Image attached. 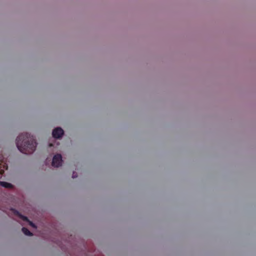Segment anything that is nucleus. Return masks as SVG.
Masks as SVG:
<instances>
[{
  "label": "nucleus",
  "instance_id": "423d86ee",
  "mask_svg": "<svg viewBox=\"0 0 256 256\" xmlns=\"http://www.w3.org/2000/svg\"><path fill=\"white\" fill-rule=\"evenodd\" d=\"M22 232H24V234L28 236H32V232H31L28 228H22Z\"/></svg>",
  "mask_w": 256,
  "mask_h": 256
},
{
  "label": "nucleus",
  "instance_id": "7ed1b4c3",
  "mask_svg": "<svg viewBox=\"0 0 256 256\" xmlns=\"http://www.w3.org/2000/svg\"><path fill=\"white\" fill-rule=\"evenodd\" d=\"M52 134L54 138H59L64 134V130L60 128H56L53 130Z\"/></svg>",
  "mask_w": 256,
  "mask_h": 256
},
{
  "label": "nucleus",
  "instance_id": "6e6552de",
  "mask_svg": "<svg viewBox=\"0 0 256 256\" xmlns=\"http://www.w3.org/2000/svg\"><path fill=\"white\" fill-rule=\"evenodd\" d=\"M78 176L76 172H73L72 177V178H75Z\"/></svg>",
  "mask_w": 256,
  "mask_h": 256
},
{
  "label": "nucleus",
  "instance_id": "f03ea898",
  "mask_svg": "<svg viewBox=\"0 0 256 256\" xmlns=\"http://www.w3.org/2000/svg\"><path fill=\"white\" fill-rule=\"evenodd\" d=\"M62 156L60 154H56L52 159V166L54 167H59L62 165Z\"/></svg>",
  "mask_w": 256,
  "mask_h": 256
},
{
  "label": "nucleus",
  "instance_id": "0eeeda50",
  "mask_svg": "<svg viewBox=\"0 0 256 256\" xmlns=\"http://www.w3.org/2000/svg\"><path fill=\"white\" fill-rule=\"evenodd\" d=\"M29 224L33 228H36V225L31 221L29 220L28 222Z\"/></svg>",
  "mask_w": 256,
  "mask_h": 256
},
{
  "label": "nucleus",
  "instance_id": "f257e3e1",
  "mask_svg": "<svg viewBox=\"0 0 256 256\" xmlns=\"http://www.w3.org/2000/svg\"><path fill=\"white\" fill-rule=\"evenodd\" d=\"M18 150L25 154H32L36 148L37 143L32 136L28 132L20 134L16 139Z\"/></svg>",
  "mask_w": 256,
  "mask_h": 256
},
{
  "label": "nucleus",
  "instance_id": "1a4fd4ad",
  "mask_svg": "<svg viewBox=\"0 0 256 256\" xmlns=\"http://www.w3.org/2000/svg\"><path fill=\"white\" fill-rule=\"evenodd\" d=\"M50 146H52V144H50Z\"/></svg>",
  "mask_w": 256,
  "mask_h": 256
},
{
  "label": "nucleus",
  "instance_id": "20e7f679",
  "mask_svg": "<svg viewBox=\"0 0 256 256\" xmlns=\"http://www.w3.org/2000/svg\"><path fill=\"white\" fill-rule=\"evenodd\" d=\"M12 210L14 212V214L18 216L20 218L24 221L27 222H29V220L28 219V218L26 216H22L18 210H15L14 209H12Z\"/></svg>",
  "mask_w": 256,
  "mask_h": 256
},
{
  "label": "nucleus",
  "instance_id": "39448f33",
  "mask_svg": "<svg viewBox=\"0 0 256 256\" xmlns=\"http://www.w3.org/2000/svg\"><path fill=\"white\" fill-rule=\"evenodd\" d=\"M0 186L4 187L6 188H12L13 186L8 182H0Z\"/></svg>",
  "mask_w": 256,
  "mask_h": 256
}]
</instances>
